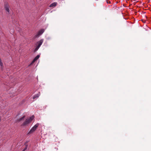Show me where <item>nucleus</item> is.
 Instances as JSON below:
<instances>
[{"label":"nucleus","mask_w":151,"mask_h":151,"mask_svg":"<svg viewBox=\"0 0 151 151\" xmlns=\"http://www.w3.org/2000/svg\"><path fill=\"white\" fill-rule=\"evenodd\" d=\"M39 124L38 123H37L35 125L28 133V134L30 135V134L33 133L36 130L37 128L39 126Z\"/></svg>","instance_id":"f257e3e1"},{"label":"nucleus","mask_w":151,"mask_h":151,"mask_svg":"<svg viewBox=\"0 0 151 151\" xmlns=\"http://www.w3.org/2000/svg\"><path fill=\"white\" fill-rule=\"evenodd\" d=\"M43 42V40L42 39L40 40L39 41L37 42L36 43V47L35 49V51H36L38 50L40 48L41 45L42 44Z\"/></svg>","instance_id":"f03ea898"},{"label":"nucleus","mask_w":151,"mask_h":151,"mask_svg":"<svg viewBox=\"0 0 151 151\" xmlns=\"http://www.w3.org/2000/svg\"><path fill=\"white\" fill-rule=\"evenodd\" d=\"M30 122V120H29L28 119H26V120L23 123V124L22 125V126H26L27 125H28L29 123Z\"/></svg>","instance_id":"7ed1b4c3"},{"label":"nucleus","mask_w":151,"mask_h":151,"mask_svg":"<svg viewBox=\"0 0 151 151\" xmlns=\"http://www.w3.org/2000/svg\"><path fill=\"white\" fill-rule=\"evenodd\" d=\"M4 8L9 13V6L7 3H6L4 4Z\"/></svg>","instance_id":"20e7f679"},{"label":"nucleus","mask_w":151,"mask_h":151,"mask_svg":"<svg viewBox=\"0 0 151 151\" xmlns=\"http://www.w3.org/2000/svg\"><path fill=\"white\" fill-rule=\"evenodd\" d=\"M39 55H37L33 60L31 64L33 63L36 61L40 57Z\"/></svg>","instance_id":"39448f33"},{"label":"nucleus","mask_w":151,"mask_h":151,"mask_svg":"<svg viewBox=\"0 0 151 151\" xmlns=\"http://www.w3.org/2000/svg\"><path fill=\"white\" fill-rule=\"evenodd\" d=\"M57 4V3L56 2H55L54 3H53L52 4H51L50 5V7H54Z\"/></svg>","instance_id":"423d86ee"},{"label":"nucleus","mask_w":151,"mask_h":151,"mask_svg":"<svg viewBox=\"0 0 151 151\" xmlns=\"http://www.w3.org/2000/svg\"><path fill=\"white\" fill-rule=\"evenodd\" d=\"M44 32V29H41L39 31L38 33L40 35H42Z\"/></svg>","instance_id":"0eeeda50"},{"label":"nucleus","mask_w":151,"mask_h":151,"mask_svg":"<svg viewBox=\"0 0 151 151\" xmlns=\"http://www.w3.org/2000/svg\"><path fill=\"white\" fill-rule=\"evenodd\" d=\"M40 93H39L38 94L35 95L33 97L34 99L38 98L40 95Z\"/></svg>","instance_id":"6e6552de"},{"label":"nucleus","mask_w":151,"mask_h":151,"mask_svg":"<svg viewBox=\"0 0 151 151\" xmlns=\"http://www.w3.org/2000/svg\"><path fill=\"white\" fill-rule=\"evenodd\" d=\"M25 117V116H24L20 118L18 120V122H20L22 120H23Z\"/></svg>","instance_id":"1a4fd4ad"},{"label":"nucleus","mask_w":151,"mask_h":151,"mask_svg":"<svg viewBox=\"0 0 151 151\" xmlns=\"http://www.w3.org/2000/svg\"><path fill=\"white\" fill-rule=\"evenodd\" d=\"M34 116H33L30 117L29 118H28V119L30 120V122L34 118Z\"/></svg>","instance_id":"9d476101"},{"label":"nucleus","mask_w":151,"mask_h":151,"mask_svg":"<svg viewBox=\"0 0 151 151\" xmlns=\"http://www.w3.org/2000/svg\"><path fill=\"white\" fill-rule=\"evenodd\" d=\"M0 65L1 66V69H3V64L2 62L1 63H0Z\"/></svg>","instance_id":"9b49d317"},{"label":"nucleus","mask_w":151,"mask_h":151,"mask_svg":"<svg viewBox=\"0 0 151 151\" xmlns=\"http://www.w3.org/2000/svg\"><path fill=\"white\" fill-rule=\"evenodd\" d=\"M40 35L39 34V33H37L36 35H35V37H38Z\"/></svg>","instance_id":"f8f14e48"},{"label":"nucleus","mask_w":151,"mask_h":151,"mask_svg":"<svg viewBox=\"0 0 151 151\" xmlns=\"http://www.w3.org/2000/svg\"><path fill=\"white\" fill-rule=\"evenodd\" d=\"M27 145L26 146V147L22 151H24L27 149Z\"/></svg>","instance_id":"ddd939ff"},{"label":"nucleus","mask_w":151,"mask_h":151,"mask_svg":"<svg viewBox=\"0 0 151 151\" xmlns=\"http://www.w3.org/2000/svg\"><path fill=\"white\" fill-rule=\"evenodd\" d=\"M106 2H107V3H109V4H110L111 3V2L110 1H109V0H106Z\"/></svg>","instance_id":"4468645a"},{"label":"nucleus","mask_w":151,"mask_h":151,"mask_svg":"<svg viewBox=\"0 0 151 151\" xmlns=\"http://www.w3.org/2000/svg\"><path fill=\"white\" fill-rule=\"evenodd\" d=\"M2 63V62H1V59L0 58V63Z\"/></svg>","instance_id":"2eb2a0df"}]
</instances>
